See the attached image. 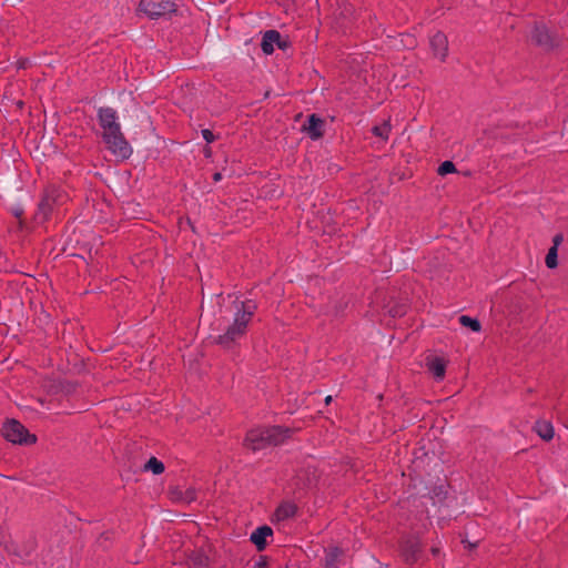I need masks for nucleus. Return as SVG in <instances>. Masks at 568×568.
Returning a JSON list of instances; mask_svg holds the SVG:
<instances>
[{
    "label": "nucleus",
    "instance_id": "nucleus-1",
    "mask_svg": "<svg viewBox=\"0 0 568 568\" xmlns=\"http://www.w3.org/2000/svg\"><path fill=\"white\" fill-rule=\"evenodd\" d=\"M98 119L103 129V140L109 150L123 160L130 158L132 149L121 132L116 111L109 106L100 108Z\"/></svg>",
    "mask_w": 568,
    "mask_h": 568
},
{
    "label": "nucleus",
    "instance_id": "nucleus-2",
    "mask_svg": "<svg viewBox=\"0 0 568 568\" xmlns=\"http://www.w3.org/2000/svg\"><path fill=\"white\" fill-rule=\"evenodd\" d=\"M291 428L281 426L252 429L246 434L244 446L253 452L277 446L291 436Z\"/></svg>",
    "mask_w": 568,
    "mask_h": 568
},
{
    "label": "nucleus",
    "instance_id": "nucleus-3",
    "mask_svg": "<svg viewBox=\"0 0 568 568\" xmlns=\"http://www.w3.org/2000/svg\"><path fill=\"white\" fill-rule=\"evenodd\" d=\"M68 201L69 195L62 187L57 185L47 186L34 215L36 221L44 223L55 207L64 205Z\"/></svg>",
    "mask_w": 568,
    "mask_h": 568
},
{
    "label": "nucleus",
    "instance_id": "nucleus-4",
    "mask_svg": "<svg viewBox=\"0 0 568 568\" xmlns=\"http://www.w3.org/2000/svg\"><path fill=\"white\" fill-rule=\"evenodd\" d=\"M247 318L248 314H235L233 323L227 327L224 334L219 335L214 339V343L221 345L224 348H231L233 345L237 343L240 338H242L245 335L248 325Z\"/></svg>",
    "mask_w": 568,
    "mask_h": 568
},
{
    "label": "nucleus",
    "instance_id": "nucleus-5",
    "mask_svg": "<svg viewBox=\"0 0 568 568\" xmlns=\"http://www.w3.org/2000/svg\"><path fill=\"white\" fill-rule=\"evenodd\" d=\"M2 435L4 438L13 444H34L37 437L30 434L28 429L18 420L9 419L3 424Z\"/></svg>",
    "mask_w": 568,
    "mask_h": 568
},
{
    "label": "nucleus",
    "instance_id": "nucleus-6",
    "mask_svg": "<svg viewBox=\"0 0 568 568\" xmlns=\"http://www.w3.org/2000/svg\"><path fill=\"white\" fill-rule=\"evenodd\" d=\"M531 41L545 51L558 47L560 39L542 22H536L530 33Z\"/></svg>",
    "mask_w": 568,
    "mask_h": 568
},
{
    "label": "nucleus",
    "instance_id": "nucleus-7",
    "mask_svg": "<svg viewBox=\"0 0 568 568\" xmlns=\"http://www.w3.org/2000/svg\"><path fill=\"white\" fill-rule=\"evenodd\" d=\"M139 10L149 18L155 19L175 11V4L169 0H141Z\"/></svg>",
    "mask_w": 568,
    "mask_h": 568
},
{
    "label": "nucleus",
    "instance_id": "nucleus-8",
    "mask_svg": "<svg viewBox=\"0 0 568 568\" xmlns=\"http://www.w3.org/2000/svg\"><path fill=\"white\" fill-rule=\"evenodd\" d=\"M274 44L285 50L291 45V41L287 37L283 38L277 30H268L264 33L262 39V51L265 54H272L274 52Z\"/></svg>",
    "mask_w": 568,
    "mask_h": 568
},
{
    "label": "nucleus",
    "instance_id": "nucleus-9",
    "mask_svg": "<svg viewBox=\"0 0 568 568\" xmlns=\"http://www.w3.org/2000/svg\"><path fill=\"white\" fill-rule=\"evenodd\" d=\"M354 9L351 4L339 7L335 13V28L342 33H346L353 22Z\"/></svg>",
    "mask_w": 568,
    "mask_h": 568
},
{
    "label": "nucleus",
    "instance_id": "nucleus-10",
    "mask_svg": "<svg viewBox=\"0 0 568 568\" xmlns=\"http://www.w3.org/2000/svg\"><path fill=\"white\" fill-rule=\"evenodd\" d=\"M324 120L313 113L308 116L307 123L303 125V131H305L312 140H318L324 134Z\"/></svg>",
    "mask_w": 568,
    "mask_h": 568
},
{
    "label": "nucleus",
    "instance_id": "nucleus-11",
    "mask_svg": "<svg viewBox=\"0 0 568 568\" xmlns=\"http://www.w3.org/2000/svg\"><path fill=\"white\" fill-rule=\"evenodd\" d=\"M402 551L405 561L408 564H414L419 558V554L422 551V544L417 538H408L403 542Z\"/></svg>",
    "mask_w": 568,
    "mask_h": 568
},
{
    "label": "nucleus",
    "instance_id": "nucleus-12",
    "mask_svg": "<svg viewBox=\"0 0 568 568\" xmlns=\"http://www.w3.org/2000/svg\"><path fill=\"white\" fill-rule=\"evenodd\" d=\"M168 495L172 501L190 504L196 500V489L193 487H189L184 490L179 486L170 487Z\"/></svg>",
    "mask_w": 568,
    "mask_h": 568
},
{
    "label": "nucleus",
    "instance_id": "nucleus-13",
    "mask_svg": "<svg viewBox=\"0 0 568 568\" xmlns=\"http://www.w3.org/2000/svg\"><path fill=\"white\" fill-rule=\"evenodd\" d=\"M430 47L435 57L445 60L448 52V40L443 32H437L430 39Z\"/></svg>",
    "mask_w": 568,
    "mask_h": 568
},
{
    "label": "nucleus",
    "instance_id": "nucleus-14",
    "mask_svg": "<svg viewBox=\"0 0 568 568\" xmlns=\"http://www.w3.org/2000/svg\"><path fill=\"white\" fill-rule=\"evenodd\" d=\"M273 535V530L270 526H261L256 528L250 537V540L256 546L258 551H262L266 548L267 541L266 538Z\"/></svg>",
    "mask_w": 568,
    "mask_h": 568
},
{
    "label": "nucleus",
    "instance_id": "nucleus-15",
    "mask_svg": "<svg viewBox=\"0 0 568 568\" xmlns=\"http://www.w3.org/2000/svg\"><path fill=\"white\" fill-rule=\"evenodd\" d=\"M345 551L337 547V546H331L325 549V559H324V567L325 568H338L339 561L344 557Z\"/></svg>",
    "mask_w": 568,
    "mask_h": 568
},
{
    "label": "nucleus",
    "instance_id": "nucleus-16",
    "mask_svg": "<svg viewBox=\"0 0 568 568\" xmlns=\"http://www.w3.org/2000/svg\"><path fill=\"white\" fill-rule=\"evenodd\" d=\"M429 372L437 379H443L446 372V362L440 357H433L427 361Z\"/></svg>",
    "mask_w": 568,
    "mask_h": 568
},
{
    "label": "nucleus",
    "instance_id": "nucleus-17",
    "mask_svg": "<svg viewBox=\"0 0 568 568\" xmlns=\"http://www.w3.org/2000/svg\"><path fill=\"white\" fill-rule=\"evenodd\" d=\"M187 562L190 568H207L210 559L203 550H194L189 556Z\"/></svg>",
    "mask_w": 568,
    "mask_h": 568
},
{
    "label": "nucleus",
    "instance_id": "nucleus-18",
    "mask_svg": "<svg viewBox=\"0 0 568 568\" xmlns=\"http://www.w3.org/2000/svg\"><path fill=\"white\" fill-rule=\"evenodd\" d=\"M297 511V507L293 503H283L281 504L276 511L275 516L277 520H286L291 517H293Z\"/></svg>",
    "mask_w": 568,
    "mask_h": 568
},
{
    "label": "nucleus",
    "instance_id": "nucleus-19",
    "mask_svg": "<svg viewBox=\"0 0 568 568\" xmlns=\"http://www.w3.org/2000/svg\"><path fill=\"white\" fill-rule=\"evenodd\" d=\"M536 433L546 442H549L554 437V427L551 423L546 420H538L535 425Z\"/></svg>",
    "mask_w": 568,
    "mask_h": 568
},
{
    "label": "nucleus",
    "instance_id": "nucleus-20",
    "mask_svg": "<svg viewBox=\"0 0 568 568\" xmlns=\"http://www.w3.org/2000/svg\"><path fill=\"white\" fill-rule=\"evenodd\" d=\"M235 307H236V315L248 314L247 322L250 323L254 315V311L256 310L255 303L252 301L235 302Z\"/></svg>",
    "mask_w": 568,
    "mask_h": 568
},
{
    "label": "nucleus",
    "instance_id": "nucleus-21",
    "mask_svg": "<svg viewBox=\"0 0 568 568\" xmlns=\"http://www.w3.org/2000/svg\"><path fill=\"white\" fill-rule=\"evenodd\" d=\"M390 129L392 128H390L389 121H384V123H382L381 125L373 126L372 133L375 136L382 138L384 140H388Z\"/></svg>",
    "mask_w": 568,
    "mask_h": 568
},
{
    "label": "nucleus",
    "instance_id": "nucleus-22",
    "mask_svg": "<svg viewBox=\"0 0 568 568\" xmlns=\"http://www.w3.org/2000/svg\"><path fill=\"white\" fill-rule=\"evenodd\" d=\"M387 313L392 317H400L406 314L407 312V304L405 303H394V305H387Z\"/></svg>",
    "mask_w": 568,
    "mask_h": 568
},
{
    "label": "nucleus",
    "instance_id": "nucleus-23",
    "mask_svg": "<svg viewBox=\"0 0 568 568\" xmlns=\"http://www.w3.org/2000/svg\"><path fill=\"white\" fill-rule=\"evenodd\" d=\"M145 470H151L155 475H160L164 471L165 467L162 462L155 457H151L144 466Z\"/></svg>",
    "mask_w": 568,
    "mask_h": 568
},
{
    "label": "nucleus",
    "instance_id": "nucleus-24",
    "mask_svg": "<svg viewBox=\"0 0 568 568\" xmlns=\"http://www.w3.org/2000/svg\"><path fill=\"white\" fill-rule=\"evenodd\" d=\"M459 323L465 327H469L473 332H479L481 328L480 322L478 320L471 318L467 315H462L459 317Z\"/></svg>",
    "mask_w": 568,
    "mask_h": 568
},
{
    "label": "nucleus",
    "instance_id": "nucleus-25",
    "mask_svg": "<svg viewBox=\"0 0 568 568\" xmlns=\"http://www.w3.org/2000/svg\"><path fill=\"white\" fill-rule=\"evenodd\" d=\"M557 247L556 246H551L546 255V265L547 267L549 268H555L557 265H558V261H557Z\"/></svg>",
    "mask_w": 568,
    "mask_h": 568
},
{
    "label": "nucleus",
    "instance_id": "nucleus-26",
    "mask_svg": "<svg viewBox=\"0 0 568 568\" xmlns=\"http://www.w3.org/2000/svg\"><path fill=\"white\" fill-rule=\"evenodd\" d=\"M456 171V166L452 161H445L443 162L437 170V173L439 175H446L448 173H453Z\"/></svg>",
    "mask_w": 568,
    "mask_h": 568
},
{
    "label": "nucleus",
    "instance_id": "nucleus-27",
    "mask_svg": "<svg viewBox=\"0 0 568 568\" xmlns=\"http://www.w3.org/2000/svg\"><path fill=\"white\" fill-rule=\"evenodd\" d=\"M202 136L207 143H212L215 140L214 134L209 129L202 130Z\"/></svg>",
    "mask_w": 568,
    "mask_h": 568
},
{
    "label": "nucleus",
    "instance_id": "nucleus-28",
    "mask_svg": "<svg viewBox=\"0 0 568 568\" xmlns=\"http://www.w3.org/2000/svg\"><path fill=\"white\" fill-rule=\"evenodd\" d=\"M312 475H313V478L308 479V486L314 485L317 481V476H316V469L315 468L313 469Z\"/></svg>",
    "mask_w": 568,
    "mask_h": 568
},
{
    "label": "nucleus",
    "instance_id": "nucleus-29",
    "mask_svg": "<svg viewBox=\"0 0 568 568\" xmlns=\"http://www.w3.org/2000/svg\"><path fill=\"white\" fill-rule=\"evenodd\" d=\"M562 241V235L561 234H557L555 237H554V245L552 246H558L560 244V242Z\"/></svg>",
    "mask_w": 568,
    "mask_h": 568
},
{
    "label": "nucleus",
    "instance_id": "nucleus-30",
    "mask_svg": "<svg viewBox=\"0 0 568 568\" xmlns=\"http://www.w3.org/2000/svg\"><path fill=\"white\" fill-rule=\"evenodd\" d=\"M266 566V560L264 558H261L258 562H256V568H263Z\"/></svg>",
    "mask_w": 568,
    "mask_h": 568
},
{
    "label": "nucleus",
    "instance_id": "nucleus-31",
    "mask_svg": "<svg viewBox=\"0 0 568 568\" xmlns=\"http://www.w3.org/2000/svg\"><path fill=\"white\" fill-rule=\"evenodd\" d=\"M221 179H222V174L220 172H216V173L213 174V180L215 182H219Z\"/></svg>",
    "mask_w": 568,
    "mask_h": 568
},
{
    "label": "nucleus",
    "instance_id": "nucleus-32",
    "mask_svg": "<svg viewBox=\"0 0 568 568\" xmlns=\"http://www.w3.org/2000/svg\"><path fill=\"white\" fill-rule=\"evenodd\" d=\"M21 214H22V210H17V211H14V215H16L18 219H20Z\"/></svg>",
    "mask_w": 568,
    "mask_h": 568
},
{
    "label": "nucleus",
    "instance_id": "nucleus-33",
    "mask_svg": "<svg viewBox=\"0 0 568 568\" xmlns=\"http://www.w3.org/2000/svg\"><path fill=\"white\" fill-rule=\"evenodd\" d=\"M332 402V396L328 395L326 398H325V404L328 405L329 403Z\"/></svg>",
    "mask_w": 568,
    "mask_h": 568
},
{
    "label": "nucleus",
    "instance_id": "nucleus-34",
    "mask_svg": "<svg viewBox=\"0 0 568 568\" xmlns=\"http://www.w3.org/2000/svg\"><path fill=\"white\" fill-rule=\"evenodd\" d=\"M467 547L474 548V547H476V544L467 542Z\"/></svg>",
    "mask_w": 568,
    "mask_h": 568
}]
</instances>
